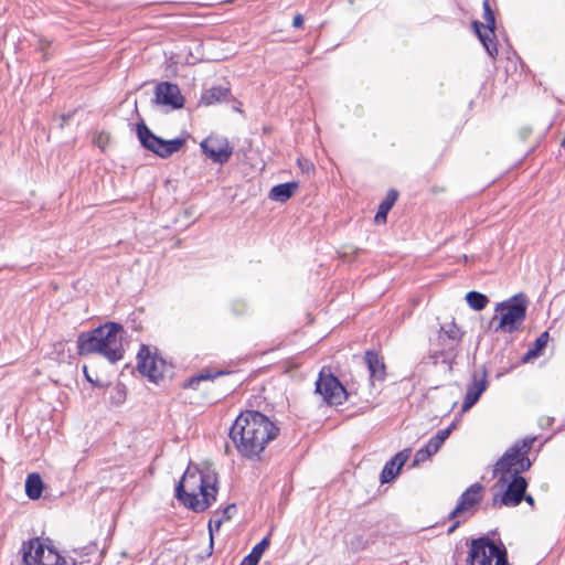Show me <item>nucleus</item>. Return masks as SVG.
Here are the masks:
<instances>
[{"mask_svg": "<svg viewBox=\"0 0 565 565\" xmlns=\"http://www.w3.org/2000/svg\"><path fill=\"white\" fill-rule=\"evenodd\" d=\"M279 434V428L257 411L241 413L230 429L238 454L247 459H259L266 446Z\"/></svg>", "mask_w": 565, "mask_h": 565, "instance_id": "obj_1", "label": "nucleus"}, {"mask_svg": "<svg viewBox=\"0 0 565 565\" xmlns=\"http://www.w3.org/2000/svg\"><path fill=\"white\" fill-rule=\"evenodd\" d=\"M216 478L214 475L188 468L175 487V498L193 511H204L216 499Z\"/></svg>", "mask_w": 565, "mask_h": 565, "instance_id": "obj_2", "label": "nucleus"}, {"mask_svg": "<svg viewBox=\"0 0 565 565\" xmlns=\"http://www.w3.org/2000/svg\"><path fill=\"white\" fill-rule=\"evenodd\" d=\"M122 333L124 328L117 322H107L90 332L82 333L77 340L78 353H99L110 363H116L124 358Z\"/></svg>", "mask_w": 565, "mask_h": 565, "instance_id": "obj_3", "label": "nucleus"}, {"mask_svg": "<svg viewBox=\"0 0 565 565\" xmlns=\"http://www.w3.org/2000/svg\"><path fill=\"white\" fill-rule=\"evenodd\" d=\"M535 440V437H525L514 443L502 455L493 468V477L499 476L495 486L503 488L509 481L510 476H522L523 472L531 468L532 461L527 457V454L532 449Z\"/></svg>", "mask_w": 565, "mask_h": 565, "instance_id": "obj_4", "label": "nucleus"}, {"mask_svg": "<svg viewBox=\"0 0 565 565\" xmlns=\"http://www.w3.org/2000/svg\"><path fill=\"white\" fill-rule=\"evenodd\" d=\"M469 565H508V552L504 544L489 536L471 541L468 553Z\"/></svg>", "mask_w": 565, "mask_h": 565, "instance_id": "obj_5", "label": "nucleus"}, {"mask_svg": "<svg viewBox=\"0 0 565 565\" xmlns=\"http://www.w3.org/2000/svg\"><path fill=\"white\" fill-rule=\"evenodd\" d=\"M527 301L523 294H518L495 306V312L500 313L499 324L495 331L513 333L518 331L526 317Z\"/></svg>", "mask_w": 565, "mask_h": 565, "instance_id": "obj_6", "label": "nucleus"}, {"mask_svg": "<svg viewBox=\"0 0 565 565\" xmlns=\"http://www.w3.org/2000/svg\"><path fill=\"white\" fill-rule=\"evenodd\" d=\"M136 130L141 146L160 158H169L178 152L184 145V139L182 138L164 140L156 136L143 120L137 124Z\"/></svg>", "mask_w": 565, "mask_h": 565, "instance_id": "obj_7", "label": "nucleus"}, {"mask_svg": "<svg viewBox=\"0 0 565 565\" xmlns=\"http://www.w3.org/2000/svg\"><path fill=\"white\" fill-rule=\"evenodd\" d=\"M316 393L329 405H341L348 397L347 390L338 377L324 369L320 371L316 381Z\"/></svg>", "mask_w": 565, "mask_h": 565, "instance_id": "obj_8", "label": "nucleus"}, {"mask_svg": "<svg viewBox=\"0 0 565 565\" xmlns=\"http://www.w3.org/2000/svg\"><path fill=\"white\" fill-rule=\"evenodd\" d=\"M22 552V565H56L58 559V552L38 537L23 543Z\"/></svg>", "mask_w": 565, "mask_h": 565, "instance_id": "obj_9", "label": "nucleus"}, {"mask_svg": "<svg viewBox=\"0 0 565 565\" xmlns=\"http://www.w3.org/2000/svg\"><path fill=\"white\" fill-rule=\"evenodd\" d=\"M482 7H483V19L486 20L487 25H483L482 23L475 21L472 23V26H473L479 40L482 42L483 46L486 47L488 54L491 57H494L498 54V47H497V43L494 41L495 19H494L493 11L490 7L489 0H483Z\"/></svg>", "mask_w": 565, "mask_h": 565, "instance_id": "obj_10", "label": "nucleus"}, {"mask_svg": "<svg viewBox=\"0 0 565 565\" xmlns=\"http://www.w3.org/2000/svg\"><path fill=\"white\" fill-rule=\"evenodd\" d=\"M504 486L507 488L500 495L494 494L493 504L518 507L523 501L527 489V480L523 476H510L509 481Z\"/></svg>", "mask_w": 565, "mask_h": 565, "instance_id": "obj_11", "label": "nucleus"}, {"mask_svg": "<svg viewBox=\"0 0 565 565\" xmlns=\"http://www.w3.org/2000/svg\"><path fill=\"white\" fill-rule=\"evenodd\" d=\"M166 362L157 354H151L150 349L142 344L137 354V369L150 381L157 382L162 377Z\"/></svg>", "mask_w": 565, "mask_h": 565, "instance_id": "obj_12", "label": "nucleus"}, {"mask_svg": "<svg viewBox=\"0 0 565 565\" xmlns=\"http://www.w3.org/2000/svg\"><path fill=\"white\" fill-rule=\"evenodd\" d=\"M488 372L484 365H481L478 370L471 374V380L467 385L466 395L462 402V411L467 412L470 409L481 397L483 392L488 387Z\"/></svg>", "mask_w": 565, "mask_h": 565, "instance_id": "obj_13", "label": "nucleus"}, {"mask_svg": "<svg viewBox=\"0 0 565 565\" xmlns=\"http://www.w3.org/2000/svg\"><path fill=\"white\" fill-rule=\"evenodd\" d=\"M200 147L206 157L220 164L226 163L233 153V148L224 138H205Z\"/></svg>", "mask_w": 565, "mask_h": 565, "instance_id": "obj_14", "label": "nucleus"}, {"mask_svg": "<svg viewBox=\"0 0 565 565\" xmlns=\"http://www.w3.org/2000/svg\"><path fill=\"white\" fill-rule=\"evenodd\" d=\"M156 103L164 106H170L173 109L183 107V96L180 93L178 85L161 82L156 86Z\"/></svg>", "mask_w": 565, "mask_h": 565, "instance_id": "obj_15", "label": "nucleus"}, {"mask_svg": "<svg viewBox=\"0 0 565 565\" xmlns=\"http://www.w3.org/2000/svg\"><path fill=\"white\" fill-rule=\"evenodd\" d=\"M482 489V486L478 482L466 489L459 497L456 508L449 513V519L455 520L477 505L481 501Z\"/></svg>", "mask_w": 565, "mask_h": 565, "instance_id": "obj_16", "label": "nucleus"}, {"mask_svg": "<svg viewBox=\"0 0 565 565\" xmlns=\"http://www.w3.org/2000/svg\"><path fill=\"white\" fill-rule=\"evenodd\" d=\"M409 455L411 450L404 449L397 452L393 458H391L382 469L380 476L381 483H388L392 480H394L398 476L402 467L408 460Z\"/></svg>", "mask_w": 565, "mask_h": 565, "instance_id": "obj_17", "label": "nucleus"}, {"mask_svg": "<svg viewBox=\"0 0 565 565\" xmlns=\"http://www.w3.org/2000/svg\"><path fill=\"white\" fill-rule=\"evenodd\" d=\"M463 332L460 328L454 322L445 323L440 327L438 333V341H446V338L449 340L448 351L458 350L461 341H462Z\"/></svg>", "mask_w": 565, "mask_h": 565, "instance_id": "obj_18", "label": "nucleus"}, {"mask_svg": "<svg viewBox=\"0 0 565 565\" xmlns=\"http://www.w3.org/2000/svg\"><path fill=\"white\" fill-rule=\"evenodd\" d=\"M365 363L372 380L383 381L385 379V364L383 359L374 351L365 352Z\"/></svg>", "mask_w": 565, "mask_h": 565, "instance_id": "obj_19", "label": "nucleus"}, {"mask_svg": "<svg viewBox=\"0 0 565 565\" xmlns=\"http://www.w3.org/2000/svg\"><path fill=\"white\" fill-rule=\"evenodd\" d=\"M298 188L299 183L295 181L280 183L271 188L268 196L273 201L285 203L296 193Z\"/></svg>", "mask_w": 565, "mask_h": 565, "instance_id": "obj_20", "label": "nucleus"}, {"mask_svg": "<svg viewBox=\"0 0 565 565\" xmlns=\"http://www.w3.org/2000/svg\"><path fill=\"white\" fill-rule=\"evenodd\" d=\"M230 89L223 86H215L206 89L201 97V100L205 105H213L223 102L227 98Z\"/></svg>", "mask_w": 565, "mask_h": 565, "instance_id": "obj_21", "label": "nucleus"}, {"mask_svg": "<svg viewBox=\"0 0 565 565\" xmlns=\"http://www.w3.org/2000/svg\"><path fill=\"white\" fill-rule=\"evenodd\" d=\"M43 491V481L38 473H31L25 480V493L31 500H36Z\"/></svg>", "mask_w": 565, "mask_h": 565, "instance_id": "obj_22", "label": "nucleus"}, {"mask_svg": "<svg viewBox=\"0 0 565 565\" xmlns=\"http://www.w3.org/2000/svg\"><path fill=\"white\" fill-rule=\"evenodd\" d=\"M397 200V192L395 190H390L387 192L386 198L381 202L377 213L375 214V222L376 223H385L386 216L394 203Z\"/></svg>", "mask_w": 565, "mask_h": 565, "instance_id": "obj_23", "label": "nucleus"}, {"mask_svg": "<svg viewBox=\"0 0 565 565\" xmlns=\"http://www.w3.org/2000/svg\"><path fill=\"white\" fill-rule=\"evenodd\" d=\"M550 340V334L547 331H544L539 335V338L534 341L533 345L527 350V352L522 358L523 362H529L539 355H541L542 351L545 349L547 342Z\"/></svg>", "mask_w": 565, "mask_h": 565, "instance_id": "obj_24", "label": "nucleus"}, {"mask_svg": "<svg viewBox=\"0 0 565 565\" xmlns=\"http://www.w3.org/2000/svg\"><path fill=\"white\" fill-rule=\"evenodd\" d=\"M225 372L223 371H216V372H211V371H202L201 373H199L198 375H194L192 377H190L184 384H183V387L184 388H192V390H198V386L199 384L202 382V381H209V380H214L215 377L217 376H221V375H224Z\"/></svg>", "mask_w": 565, "mask_h": 565, "instance_id": "obj_25", "label": "nucleus"}, {"mask_svg": "<svg viewBox=\"0 0 565 565\" xmlns=\"http://www.w3.org/2000/svg\"><path fill=\"white\" fill-rule=\"evenodd\" d=\"M466 300H467L468 305L473 310H478V311L482 310L483 308H486V306L489 302L488 297L486 295L481 294V292H478V291H469L466 295Z\"/></svg>", "mask_w": 565, "mask_h": 565, "instance_id": "obj_26", "label": "nucleus"}, {"mask_svg": "<svg viewBox=\"0 0 565 565\" xmlns=\"http://www.w3.org/2000/svg\"><path fill=\"white\" fill-rule=\"evenodd\" d=\"M438 348L433 350L434 356H443V362H451L457 356V351H448L449 340L446 338V341H438Z\"/></svg>", "mask_w": 565, "mask_h": 565, "instance_id": "obj_27", "label": "nucleus"}, {"mask_svg": "<svg viewBox=\"0 0 565 565\" xmlns=\"http://www.w3.org/2000/svg\"><path fill=\"white\" fill-rule=\"evenodd\" d=\"M88 562L89 559H79V557L74 555L71 551H66L64 555L58 553L56 565H82Z\"/></svg>", "mask_w": 565, "mask_h": 565, "instance_id": "obj_28", "label": "nucleus"}, {"mask_svg": "<svg viewBox=\"0 0 565 565\" xmlns=\"http://www.w3.org/2000/svg\"><path fill=\"white\" fill-rule=\"evenodd\" d=\"M110 399L114 404L120 405L126 399V387L124 384L118 383L113 388V394L110 396Z\"/></svg>", "mask_w": 565, "mask_h": 565, "instance_id": "obj_29", "label": "nucleus"}, {"mask_svg": "<svg viewBox=\"0 0 565 565\" xmlns=\"http://www.w3.org/2000/svg\"><path fill=\"white\" fill-rule=\"evenodd\" d=\"M95 551H96V545L95 544H88V545L83 546V547L71 550V552L74 555H76L77 557H79V559H89L88 558L89 555L95 553Z\"/></svg>", "mask_w": 565, "mask_h": 565, "instance_id": "obj_30", "label": "nucleus"}, {"mask_svg": "<svg viewBox=\"0 0 565 565\" xmlns=\"http://www.w3.org/2000/svg\"><path fill=\"white\" fill-rule=\"evenodd\" d=\"M350 546L353 551H362L369 546V541L365 540L362 535H356L350 542Z\"/></svg>", "mask_w": 565, "mask_h": 565, "instance_id": "obj_31", "label": "nucleus"}, {"mask_svg": "<svg viewBox=\"0 0 565 565\" xmlns=\"http://www.w3.org/2000/svg\"><path fill=\"white\" fill-rule=\"evenodd\" d=\"M269 545V539L266 536L259 543H257L250 551V554L255 555L258 559H260L263 553Z\"/></svg>", "mask_w": 565, "mask_h": 565, "instance_id": "obj_32", "label": "nucleus"}, {"mask_svg": "<svg viewBox=\"0 0 565 565\" xmlns=\"http://www.w3.org/2000/svg\"><path fill=\"white\" fill-rule=\"evenodd\" d=\"M433 455L434 454L426 446H424L423 448H420L416 451L415 458H414V463L423 462V461L427 460Z\"/></svg>", "mask_w": 565, "mask_h": 565, "instance_id": "obj_33", "label": "nucleus"}, {"mask_svg": "<svg viewBox=\"0 0 565 565\" xmlns=\"http://www.w3.org/2000/svg\"><path fill=\"white\" fill-rule=\"evenodd\" d=\"M223 519H221L218 516V513H216L209 522V531H210V535L213 536V532L214 531H218L222 523H223Z\"/></svg>", "mask_w": 565, "mask_h": 565, "instance_id": "obj_34", "label": "nucleus"}, {"mask_svg": "<svg viewBox=\"0 0 565 565\" xmlns=\"http://www.w3.org/2000/svg\"><path fill=\"white\" fill-rule=\"evenodd\" d=\"M236 512V505L234 503L232 504H228L227 507H225L221 514L218 513V516L221 519H223V521H228L232 519V516L234 515V513Z\"/></svg>", "mask_w": 565, "mask_h": 565, "instance_id": "obj_35", "label": "nucleus"}, {"mask_svg": "<svg viewBox=\"0 0 565 565\" xmlns=\"http://www.w3.org/2000/svg\"><path fill=\"white\" fill-rule=\"evenodd\" d=\"M83 373L85 375V379L92 383L94 386H97V387H106L108 386V383H105L103 381H99L98 379H94V376H90V374L88 373V370H87V366H83Z\"/></svg>", "mask_w": 565, "mask_h": 565, "instance_id": "obj_36", "label": "nucleus"}, {"mask_svg": "<svg viewBox=\"0 0 565 565\" xmlns=\"http://www.w3.org/2000/svg\"><path fill=\"white\" fill-rule=\"evenodd\" d=\"M455 427V424L452 423L450 426H448L447 428L445 429H440L437 431V434L435 435L436 438L441 443L444 444L445 440L449 437V435L451 434L452 429Z\"/></svg>", "mask_w": 565, "mask_h": 565, "instance_id": "obj_37", "label": "nucleus"}, {"mask_svg": "<svg viewBox=\"0 0 565 565\" xmlns=\"http://www.w3.org/2000/svg\"><path fill=\"white\" fill-rule=\"evenodd\" d=\"M441 443L436 438V436H433L428 443L425 445L433 454H436L439 448L441 447Z\"/></svg>", "mask_w": 565, "mask_h": 565, "instance_id": "obj_38", "label": "nucleus"}, {"mask_svg": "<svg viewBox=\"0 0 565 565\" xmlns=\"http://www.w3.org/2000/svg\"><path fill=\"white\" fill-rule=\"evenodd\" d=\"M298 166L301 169L302 172L309 173L311 170H313V166L308 160H298Z\"/></svg>", "mask_w": 565, "mask_h": 565, "instance_id": "obj_39", "label": "nucleus"}, {"mask_svg": "<svg viewBox=\"0 0 565 565\" xmlns=\"http://www.w3.org/2000/svg\"><path fill=\"white\" fill-rule=\"evenodd\" d=\"M259 559L255 555L249 553L243 558L239 565H257Z\"/></svg>", "mask_w": 565, "mask_h": 565, "instance_id": "obj_40", "label": "nucleus"}, {"mask_svg": "<svg viewBox=\"0 0 565 565\" xmlns=\"http://www.w3.org/2000/svg\"><path fill=\"white\" fill-rule=\"evenodd\" d=\"M303 25V17L301 14H296L292 20V26L299 29Z\"/></svg>", "mask_w": 565, "mask_h": 565, "instance_id": "obj_41", "label": "nucleus"}, {"mask_svg": "<svg viewBox=\"0 0 565 565\" xmlns=\"http://www.w3.org/2000/svg\"><path fill=\"white\" fill-rule=\"evenodd\" d=\"M523 500L531 507H534V498L532 495L524 493Z\"/></svg>", "mask_w": 565, "mask_h": 565, "instance_id": "obj_42", "label": "nucleus"}, {"mask_svg": "<svg viewBox=\"0 0 565 565\" xmlns=\"http://www.w3.org/2000/svg\"><path fill=\"white\" fill-rule=\"evenodd\" d=\"M460 522L457 521L455 522L448 530V533H452L458 526H459Z\"/></svg>", "mask_w": 565, "mask_h": 565, "instance_id": "obj_43", "label": "nucleus"}, {"mask_svg": "<svg viewBox=\"0 0 565 565\" xmlns=\"http://www.w3.org/2000/svg\"><path fill=\"white\" fill-rule=\"evenodd\" d=\"M239 305H241V309H239V310H236V309L234 308V311H235L236 313H242V312L244 311V307H245V305H244L243 302H242V303H239Z\"/></svg>", "mask_w": 565, "mask_h": 565, "instance_id": "obj_44", "label": "nucleus"}]
</instances>
